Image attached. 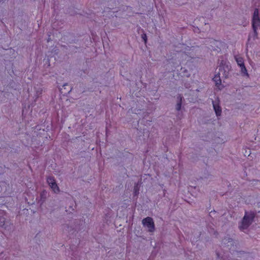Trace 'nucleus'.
Here are the masks:
<instances>
[{"mask_svg":"<svg viewBox=\"0 0 260 260\" xmlns=\"http://www.w3.org/2000/svg\"><path fill=\"white\" fill-rule=\"evenodd\" d=\"M254 217V215L252 212H245V215L242 220L239 228L241 230L247 229L252 223Z\"/></svg>","mask_w":260,"mask_h":260,"instance_id":"nucleus-1","label":"nucleus"},{"mask_svg":"<svg viewBox=\"0 0 260 260\" xmlns=\"http://www.w3.org/2000/svg\"><path fill=\"white\" fill-rule=\"evenodd\" d=\"M252 26L253 31L256 36L258 32L257 30L260 27V16L259 10L257 8L254 10L252 18Z\"/></svg>","mask_w":260,"mask_h":260,"instance_id":"nucleus-2","label":"nucleus"},{"mask_svg":"<svg viewBox=\"0 0 260 260\" xmlns=\"http://www.w3.org/2000/svg\"><path fill=\"white\" fill-rule=\"evenodd\" d=\"M46 181L49 187L54 193L58 194L60 192V188L53 176H48L46 178Z\"/></svg>","mask_w":260,"mask_h":260,"instance_id":"nucleus-3","label":"nucleus"},{"mask_svg":"<svg viewBox=\"0 0 260 260\" xmlns=\"http://www.w3.org/2000/svg\"><path fill=\"white\" fill-rule=\"evenodd\" d=\"M142 224L147 229L148 231L150 232H154L155 230L154 223L152 218L147 217L143 219Z\"/></svg>","mask_w":260,"mask_h":260,"instance_id":"nucleus-4","label":"nucleus"},{"mask_svg":"<svg viewBox=\"0 0 260 260\" xmlns=\"http://www.w3.org/2000/svg\"><path fill=\"white\" fill-rule=\"evenodd\" d=\"M196 53L194 52V49L193 48H188L186 49V51L182 54V57L187 60L189 61L191 59L196 57Z\"/></svg>","mask_w":260,"mask_h":260,"instance_id":"nucleus-5","label":"nucleus"},{"mask_svg":"<svg viewBox=\"0 0 260 260\" xmlns=\"http://www.w3.org/2000/svg\"><path fill=\"white\" fill-rule=\"evenodd\" d=\"M213 106L217 116H220L221 114V109L219 106L218 100L212 102Z\"/></svg>","mask_w":260,"mask_h":260,"instance_id":"nucleus-6","label":"nucleus"},{"mask_svg":"<svg viewBox=\"0 0 260 260\" xmlns=\"http://www.w3.org/2000/svg\"><path fill=\"white\" fill-rule=\"evenodd\" d=\"M213 80L215 82L216 85L217 87H219L221 85V81L219 76V73H217L213 78Z\"/></svg>","mask_w":260,"mask_h":260,"instance_id":"nucleus-7","label":"nucleus"},{"mask_svg":"<svg viewBox=\"0 0 260 260\" xmlns=\"http://www.w3.org/2000/svg\"><path fill=\"white\" fill-rule=\"evenodd\" d=\"M240 72L242 76L246 77L247 78L249 77V74L245 67H243L242 68L240 69Z\"/></svg>","mask_w":260,"mask_h":260,"instance_id":"nucleus-8","label":"nucleus"},{"mask_svg":"<svg viewBox=\"0 0 260 260\" xmlns=\"http://www.w3.org/2000/svg\"><path fill=\"white\" fill-rule=\"evenodd\" d=\"M235 59L236 61L238 66L244 62V58L240 55H235Z\"/></svg>","mask_w":260,"mask_h":260,"instance_id":"nucleus-9","label":"nucleus"},{"mask_svg":"<svg viewBox=\"0 0 260 260\" xmlns=\"http://www.w3.org/2000/svg\"><path fill=\"white\" fill-rule=\"evenodd\" d=\"M182 97L180 95L178 96V102L176 105V109L177 111H179L181 108V102H182Z\"/></svg>","mask_w":260,"mask_h":260,"instance_id":"nucleus-10","label":"nucleus"},{"mask_svg":"<svg viewBox=\"0 0 260 260\" xmlns=\"http://www.w3.org/2000/svg\"><path fill=\"white\" fill-rule=\"evenodd\" d=\"M5 222V219L3 216H0V226H3Z\"/></svg>","mask_w":260,"mask_h":260,"instance_id":"nucleus-11","label":"nucleus"},{"mask_svg":"<svg viewBox=\"0 0 260 260\" xmlns=\"http://www.w3.org/2000/svg\"><path fill=\"white\" fill-rule=\"evenodd\" d=\"M142 38L144 40L145 43L147 42V36L145 34H144L142 35Z\"/></svg>","mask_w":260,"mask_h":260,"instance_id":"nucleus-12","label":"nucleus"},{"mask_svg":"<svg viewBox=\"0 0 260 260\" xmlns=\"http://www.w3.org/2000/svg\"><path fill=\"white\" fill-rule=\"evenodd\" d=\"M238 66L239 67V68H240V69L242 68H243V67H245V66L244 62H243V63H242L241 64H239V65H238Z\"/></svg>","mask_w":260,"mask_h":260,"instance_id":"nucleus-13","label":"nucleus"}]
</instances>
